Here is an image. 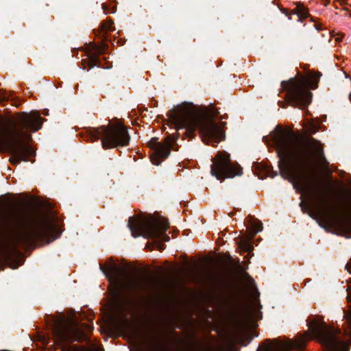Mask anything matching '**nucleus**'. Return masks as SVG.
I'll return each mask as SVG.
<instances>
[{"mask_svg": "<svg viewBox=\"0 0 351 351\" xmlns=\"http://www.w3.org/2000/svg\"><path fill=\"white\" fill-rule=\"evenodd\" d=\"M141 351H155L154 346L152 342L149 343V345L146 348H141Z\"/></svg>", "mask_w": 351, "mask_h": 351, "instance_id": "a211bd4d", "label": "nucleus"}, {"mask_svg": "<svg viewBox=\"0 0 351 351\" xmlns=\"http://www.w3.org/2000/svg\"><path fill=\"white\" fill-rule=\"evenodd\" d=\"M271 138L277 148L282 174L313 196L311 217L331 227L343 228L348 223L351 228V195L339 206L322 189L319 174L327 171L328 162L321 145L296 141L281 133Z\"/></svg>", "mask_w": 351, "mask_h": 351, "instance_id": "f257e3e1", "label": "nucleus"}, {"mask_svg": "<svg viewBox=\"0 0 351 351\" xmlns=\"http://www.w3.org/2000/svg\"><path fill=\"white\" fill-rule=\"evenodd\" d=\"M292 13L298 16V21H301L302 18H304L307 16V12L304 8H297V9L293 10Z\"/></svg>", "mask_w": 351, "mask_h": 351, "instance_id": "dca6fc26", "label": "nucleus"}, {"mask_svg": "<svg viewBox=\"0 0 351 351\" xmlns=\"http://www.w3.org/2000/svg\"><path fill=\"white\" fill-rule=\"evenodd\" d=\"M100 268L109 278L110 283L114 286V297H118L121 291L125 289L137 290L141 289V285L134 280H128L123 277V271L115 265L108 266L104 269L101 265Z\"/></svg>", "mask_w": 351, "mask_h": 351, "instance_id": "9d476101", "label": "nucleus"}, {"mask_svg": "<svg viewBox=\"0 0 351 351\" xmlns=\"http://www.w3.org/2000/svg\"><path fill=\"white\" fill-rule=\"evenodd\" d=\"M6 99H7V97L5 95H0V102Z\"/></svg>", "mask_w": 351, "mask_h": 351, "instance_id": "4be33fe9", "label": "nucleus"}, {"mask_svg": "<svg viewBox=\"0 0 351 351\" xmlns=\"http://www.w3.org/2000/svg\"><path fill=\"white\" fill-rule=\"evenodd\" d=\"M210 173L217 180L234 178L241 176L242 170L240 166L234 165L230 162V156L226 152H218L213 160Z\"/></svg>", "mask_w": 351, "mask_h": 351, "instance_id": "1a4fd4ad", "label": "nucleus"}, {"mask_svg": "<svg viewBox=\"0 0 351 351\" xmlns=\"http://www.w3.org/2000/svg\"><path fill=\"white\" fill-rule=\"evenodd\" d=\"M53 228V223L47 219H21L0 241V251L8 259L20 256L19 246H32L36 239L47 237Z\"/></svg>", "mask_w": 351, "mask_h": 351, "instance_id": "20e7f679", "label": "nucleus"}, {"mask_svg": "<svg viewBox=\"0 0 351 351\" xmlns=\"http://www.w3.org/2000/svg\"><path fill=\"white\" fill-rule=\"evenodd\" d=\"M158 248H159V250H162V244H158Z\"/></svg>", "mask_w": 351, "mask_h": 351, "instance_id": "5701e85b", "label": "nucleus"}, {"mask_svg": "<svg viewBox=\"0 0 351 351\" xmlns=\"http://www.w3.org/2000/svg\"><path fill=\"white\" fill-rule=\"evenodd\" d=\"M42 119L38 112L23 113L18 120L17 125L6 130H0V145H9L11 147L12 163L19 161H27V158L33 154V151L23 143L30 139V134L26 131L29 129L34 132L41 128Z\"/></svg>", "mask_w": 351, "mask_h": 351, "instance_id": "39448f33", "label": "nucleus"}, {"mask_svg": "<svg viewBox=\"0 0 351 351\" xmlns=\"http://www.w3.org/2000/svg\"><path fill=\"white\" fill-rule=\"evenodd\" d=\"M320 75L319 73H310L306 77L282 82V88L287 90V99L293 106L302 107L311 103L312 93L308 88H317Z\"/></svg>", "mask_w": 351, "mask_h": 351, "instance_id": "0eeeda50", "label": "nucleus"}, {"mask_svg": "<svg viewBox=\"0 0 351 351\" xmlns=\"http://www.w3.org/2000/svg\"><path fill=\"white\" fill-rule=\"evenodd\" d=\"M106 50V45L104 44L101 45L100 46H97L95 47V53H104Z\"/></svg>", "mask_w": 351, "mask_h": 351, "instance_id": "f3484780", "label": "nucleus"}, {"mask_svg": "<svg viewBox=\"0 0 351 351\" xmlns=\"http://www.w3.org/2000/svg\"><path fill=\"white\" fill-rule=\"evenodd\" d=\"M262 223L257 219H253L250 222V231L251 236L250 237L242 238L239 242V248L244 251L250 252L253 250V246L251 243V241L253 237L258 232L262 230Z\"/></svg>", "mask_w": 351, "mask_h": 351, "instance_id": "ddd939ff", "label": "nucleus"}, {"mask_svg": "<svg viewBox=\"0 0 351 351\" xmlns=\"http://www.w3.org/2000/svg\"><path fill=\"white\" fill-rule=\"evenodd\" d=\"M175 141L176 138L168 136L166 138L164 144L158 143L156 145L154 154L150 157L152 162L155 165H158L164 159L167 158L170 154L171 147Z\"/></svg>", "mask_w": 351, "mask_h": 351, "instance_id": "f8f14e48", "label": "nucleus"}, {"mask_svg": "<svg viewBox=\"0 0 351 351\" xmlns=\"http://www.w3.org/2000/svg\"><path fill=\"white\" fill-rule=\"evenodd\" d=\"M101 27L104 32L112 31L114 29L113 22L111 20H108L103 22Z\"/></svg>", "mask_w": 351, "mask_h": 351, "instance_id": "2eb2a0df", "label": "nucleus"}, {"mask_svg": "<svg viewBox=\"0 0 351 351\" xmlns=\"http://www.w3.org/2000/svg\"><path fill=\"white\" fill-rule=\"evenodd\" d=\"M90 138L95 141L101 137V145L105 149L125 146L130 141L126 128L119 121L109 123L108 125L89 130Z\"/></svg>", "mask_w": 351, "mask_h": 351, "instance_id": "6e6552de", "label": "nucleus"}, {"mask_svg": "<svg viewBox=\"0 0 351 351\" xmlns=\"http://www.w3.org/2000/svg\"><path fill=\"white\" fill-rule=\"evenodd\" d=\"M251 311H252V309H248V312L246 313L247 315H245L244 317L241 318V319L239 320L238 327L241 332H243L246 328L245 319L247 318L254 317L256 316V315H252L250 312Z\"/></svg>", "mask_w": 351, "mask_h": 351, "instance_id": "4468645a", "label": "nucleus"}, {"mask_svg": "<svg viewBox=\"0 0 351 351\" xmlns=\"http://www.w3.org/2000/svg\"><path fill=\"white\" fill-rule=\"evenodd\" d=\"M253 308H254V311H256L257 307L256 306V304H254Z\"/></svg>", "mask_w": 351, "mask_h": 351, "instance_id": "393cba45", "label": "nucleus"}, {"mask_svg": "<svg viewBox=\"0 0 351 351\" xmlns=\"http://www.w3.org/2000/svg\"><path fill=\"white\" fill-rule=\"evenodd\" d=\"M235 341H240L239 337H235Z\"/></svg>", "mask_w": 351, "mask_h": 351, "instance_id": "b1692460", "label": "nucleus"}, {"mask_svg": "<svg viewBox=\"0 0 351 351\" xmlns=\"http://www.w3.org/2000/svg\"><path fill=\"white\" fill-rule=\"evenodd\" d=\"M346 268L350 273H351V259L346 264Z\"/></svg>", "mask_w": 351, "mask_h": 351, "instance_id": "aec40b11", "label": "nucleus"}, {"mask_svg": "<svg viewBox=\"0 0 351 351\" xmlns=\"http://www.w3.org/2000/svg\"><path fill=\"white\" fill-rule=\"evenodd\" d=\"M95 65L99 66V64L97 62L95 63Z\"/></svg>", "mask_w": 351, "mask_h": 351, "instance_id": "bb28decb", "label": "nucleus"}, {"mask_svg": "<svg viewBox=\"0 0 351 351\" xmlns=\"http://www.w3.org/2000/svg\"><path fill=\"white\" fill-rule=\"evenodd\" d=\"M263 141L265 143H268L269 138H268L267 136H263Z\"/></svg>", "mask_w": 351, "mask_h": 351, "instance_id": "412c9836", "label": "nucleus"}, {"mask_svg": "<svg viewBox=\"0 0 351 351\" xmlns=\"http://www.w3.org/2000/svg\"><path fill=\"white\" fill-rule=\"evenodd\" d=\"M56 341H78L81 332L79 328L74 324H64L58 325L54 330Z\"/></svg>", "mask_w": 351, "mask_h": 351, "instance_id": "9b49d317", "label": "nucleus"}, {"mask_svg": "<svg viewBox=\"0 0 351 351\" xmlns=\"http://www.w3.org/2000/svg\"><path fill=\"white\" fill-rule=\"evenodd\" d=\"M21 264H22V258H20V259L18 261V262L12 263L10 265V267L12 269H16Z\"/></svg>", "mask_w": 351, "mask_h": 351, "instance_id": "6ab92c4d", "label": "nucleus"}, {"mask_svg": "<svg viewBox=\"0 0 351 351\" xmlns=\"http://www.w3.org/2000/svg\"><path fill=\"white\" fill-rule=\"evenodd\" d=\"M349 97H350V101H351V93H350V95H349Z\"/></svg>", "mask_w": 351, "mask_h": 351, "instance_id": "a878e982", "label": "nucleus"}, {"mask_svg": "<svg viewBox=\"0 0 351 351\" xmlns=\"http://www.w3.org/2000/svg\"><path fill=\"white\" fill-rule=\"evenodd\" d=\"M128 226L134 237L142 236L145 239H158L161 241H169V237L166 234L169 223L165 218L151 215L132 217L128 220Z\"/></svg>", "mask_w": 351, "mask_h": 351, "instance_id": "423d86ee", "label": "nucleus"}, {"mask_svg": "<svg viewBox=\"0 0 351 351\" xmlns=\"http://www.w3.org/2000/svg\"><path fill=\"white\" fill-rule=\"evenodd\" d=\"M167 115L168 124L177 130L184 129L188 136H191L198 128L202 141L206 144L215 146L224 139L221 125L215 121V111L209 110L197 116L195 105L183 102L169 110Z\"/></svg>", "mask_w": 351, "mask_h": 351, "instance_id": "7ed1b4c3", "label": "nucleus"}, {"mask_svg": "<svg viewBox=\"0 0 351 351\" xmlns=\"http://www.w3.org/2000/svg\"><path fill=\"white\" fill-rule=\"evenodd\" d=\"M347 299L351 302V288L347 289ZM346 326H343L344 332L349 336L346 339L341 331L330 327L321 319L313 318L308 322L309 332L306 337L296 341H289L285 343L276 341H268L262 351H302L308 339H315L319 342L324 351H349V343H351V306L350 310L345 313Z\"/></svg>", "mask_w": 351, "mask_h": 351, "instance_id": "f03ea898", "label": "nucleus"}]
</instances>
